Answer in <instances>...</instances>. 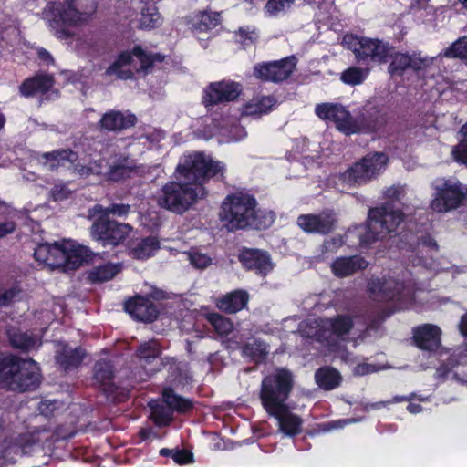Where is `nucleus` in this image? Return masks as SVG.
Listing matches in <instances>:
<instances>
[{
	"instance_id": "obj_1",
	"label": "nucleus",
	"mask_w": 467,
	"mask_h": 467,
	"mask_svg": "<svg viewBox=\"0 0 467 467\" xmlns=\"http://www.w3.org/2000/svg\"><path fill=\"white\" fill-rule=\"evenodd\" d=\"M219 217L223 225L232 232L266 230L276 218L274 211L259 208L255 196L245 191L227 194L222 202Z\"/></svg>"
},
{
	"instance_id": "obj_2",
	"label": "nucleus",
	"mask_w": 467,
	"mask_h": 467,
	"mask_svg": "<svg viewBox=\"0 0 467 467\" xmlns=\"http://www.w3.org/2000/svg\"><path fill=\"white\" fill-rule=\"evenodd\" d=\"M315 112L321 119L333 121L337 129L347 136L377 133L387 124L383 108L371 103L364 105L357 117L337 103L317 104Z\"/></svg>"
},
{
	"instance_id": "obj_3",
	"label": "nucleus",
	"mask_w": 467,
	"mask_h": 467,
	"mask_svg": "<svg viewBox=\"0 0 467 467\" xmlns=\"http://www.w3.org/2000/svg\"><path fill=\"white\" fill-rule=\"evenodd\" d=\"M96 10V0L50 1L44 14L53 35L57 39L67 40L73 36L70 29L88 21Z\"/></svg>"
},
{
	"instance_id": "obj_4",
	"label": "nucleus",
	"mask_w": 467,
	"mask_h": 467,
	"mask_svg": "<svg viewBox=\"0 0 467 467\" xmlns=\"http://www.w3.org/2000/svg\"><path fill=\"white\" fill-rule=\"evenodd\" d=\"M4 389L18 393L36 390L41 384L42 374L38 364L32 358L5 355Z\"/></svg>"
},
{
	"instance_id": "obj_5",
	"label": "nucleus",
	"mask_w": 467,
	"mask_h": 467,
	"mask_svg": "<svg viewBox=\"0 0 467 467\" xmlns=\"http://www.w3.org/2000/svg\"><path fill=\"white\" fill-rule=\"evenodd\" d=\"M295 387L293 372L286 368H276L261 381L259 399L266 413L289 405L287 403Z\"/></svg>"
},
{
	"instance_id": "obj_6",
	"label": "nucleus",
	"mask_w": 467,
	"mask_h": 467,
	"mask_svg": "<svg viewBox=\"0 0 467 467\" xmlns=\"http://www.w3.org/2000/svg\"><path fill=\"white\" fill-rule=\"evenodd\" d=\"M224 166L220 161H214L202 152H193L184 155L176 167V172L188 183H194L201 192V197L207 192L203 184L211 178L220 174L223 177Z\"/></svg>"
},
{
	"instance_id": "obj_7",
	"label": "nucleus",
	"mask_w": 467,
	"mask_h": 467,
	"mask_svg": "<svg viewBox=\"0 0 467 467\" xmlns=\"http://www.w3.org/2000/svg\"><path fill=\"white\" fill-rule=\"evenodd\" d=\"M402 223V213L393 211L389 205L370 208L365 225L366 231L359 235L360 248H369L371 244L395 232Z\"/></svg>"
},
{
	"instance_id": "obj_8",
	"label": "nucleus",
	"mask_w": 467,
	"mask_h": 467,
	"mask_svg": "<svg viewBox=\"0 0 467 467\" xmlns=\"http://www.w3.org/2000/svg\"><path fill=\"white\" fill-rule=\"evenodd\" d=\"M202 198L194 183L169 181L160 189L157 204L167 211L182 214Z\"/></svg>"
},
{
	"instance_id": "obj_9",
	"label": "nucleus",
	"mask_w": 467,
	"mask_h": 467,
	"mask_svg": "<svg viewBox=\"0 0 467 467\" xmlns=\"http://www.w3.org/2000/svg\"><path fill=\"white\" fill-rule=\"evenodd\" d=\"M389 156L384 152H369L353 163L342 174V179L349 185H361L376 178L387 166Z\"/></svg>"
},
{
	"instance_id": "obj_10",
	"label": "nucleus",
	"mask_w": 467,
	"mask_h": 467,
	"mask_svg": "<svg viewBox=\"0 0 467 467\" xmlns=\"http://www.w3.org/2000/svg\"><path fill=\"white\" fill-rule=\"evenodd\" d=\"M431 207L437 213H447L462 206L467 198V188L459 181L437 179Z\"/></svg>"
},
{
	"instance_id": "obj_11",
	"label": "nucleus",
	"mask_w": 467,
	"mask_h": 467,
	"mask_svg": "<svg viewBox=\"0 0 467 467\" xmlns=\"http://www.w3.org/2000/svg\"><path fill=\"white\" fill-rule=\"evenodd\" d=\"M131 230L132 227L128 223H121L105 215H99L90 227V234L102 246L116 247L127 239Z\"/></svg>"
},
{
	"instance_id": "obj_12",
	"label": "nucleus",
	"mask_w": 467,
	"mask_h": 467,
	"mask_svg": "<svg viewBox=\"0 0 467 467\" xmlns=\"http://www.w3.org/2000/svg\"><path fill=\"white\" fill-rule=\"evenodd\" d=\"M389 64L388 73L392 77L402 78L405 74L412 72L416 75L424 73L432 64V58L422 56L421 52L412 53L394 51L389 53Z\"/></svg>"
},
{
	"instance_id": "obj_13",
	"label": "nucleus",
	"mask_w": 467,
	"mask_h": 467,
	"mask_svg": "<svg viewBox=\"0 0 467 467\" xmlns=\"http://www.w3.org/2000/svg\"><path fill=\"white\" fill-rule=\"evenodd\" d=\"M243 91L239 82L223 79L209 83L202 90V104L207 110L215 106L235 101Z\"/></svg>"
},
{
	"instance_id": "obj_14",
	"label": "nucleus",
	"mask_w": 467,
	"mask_h": 467,
	"mask_svg": "<svg viewBox=\"0 0 467 467\" xmlns=\"http://www.w3.org/2000/svg\"><path fill=\"white\" fill-rule=\"evenodd\" d=\"M161 348L156 341L150 340L141 343L135 353L140 369L132 371L136 382L147 381L150 376L161 370L162 361L160 360ZM164 366V363H163Z\"/></svg>"
},
{
	"instance_id": "obj_15",
	"label": "nucleus",
	"mask_w": 467,
	"mask_h": 467,
	"mask_svg": "<svg viewBox=\"0 0 467 467\" xmlns=\"http://www.w3.org/2000/svg\"><path fill=\"white\" fill-rule=\"evenodd\" d=\"M296 57L292 55L279 60L263 62L254 67V75L263 80L281 83L288 79L296 70Z\"/></svg>"
},
{
	"instance_id": "obj_16",
	"label": "nucleus",
	"mask_w": 467,
	"mask_h": 467,
	"mask_svg": "<svg viewBox=\"0 0 467 467\" xmlns=\"http://www.w3.org/2000/svg\"><path fill=\"white\" fill-rule=\"evenodd\" d=\"M406 285L403 280L383 275L372 277L368 284L370 296L380 302H399L405 291Z\"/></svg>"
},
{
	"instance_id": "obj_17",
	"label": "nucleus",
	"mask_w": 467,
	"mask_h": 467,
	"mask_svg": "<svg viewBox=\"0 0 467 467\" xmlns=\"http://www.w3.org/2000/svg\"><path fill=\"white\" fill-rule=\"evenodd\" d=\"M337 219L332 210L317 214H300L296 219L298 227L306 234L327 235L337 228Z\"/></svg>"
},
{
	"instance_id": "obj_18",
	"label": "nucleus",
	"mask_w": 467,
	"mask_h": 467,
	"mask_svg": "<svg viewBox=\"0 0 467 467\" xmlns=\"http://www.w3.org/2000/svg\"><path fill=\"white\" fill-rule=\"evenodd\" d=\"M93 252L87 246L71 242L60 244L59 269L63 271L76 270L84 263H88L93 258Z\"/></svg>"
},
{
	"instance_id": "obj_19",
	"label": "nucleus",
	"mask_w": 467,
	"mask_h": 467,
	"mask_svg": "<svg viewBox=\"0 0 467 467\" xmlns=\"http://www.w3.org/2000/svg\"><path fill=\"white\" fill-rule=\"evenodd\" d=\"M238 260L245 270L253 271L264 277L274 268L268 252L256 248L244 247L240 250Z\"/></svg>"
},
{
	"instance_id": "obj_20",
	"label": "nucleus",
	"mask_w": 467,
	"mask_h": 467,
	"mask_svg": "<svg viewBox=\"0 0 467 467\" xmlns=\"http://www.w3.org/2000/svg\"><path fill=\"white\" fill-rule=\"evenodd\" d=\"M125 311L133 318L144 323L155 321L159 315V307L149 298L140 295L130 297L124 303Z\"/></svg>"
},
{
	"instance_id": "obj_21",
	"label": "nucleus",
	"mask_w": 467,
	"mask_h": 467,
	"mask_svg": "<svg viewBox=\"0 0 467 467\" xmlns=\"http://www.w3.org/2000/svg\"><path fill=\"white\" fill-rule=\"evenodd\" d=\"M389 51L390 46L388 42L362 37L359 40V47L355 49V55L358 61L382 64L387 62Z\"/></svg>"
},
{
	"instance_id": "obj_22",
	"label": "nucleus",
	"mask_w": 467,
	"mask_h": 467,
	"mask_svg": "<svg viewBox=\"0 0 467 467\" xmlns=\"http://www.w3.org/2000/svg\"><path fill=\"white\" fill-rule=\"evenodd\" d=\"M441 329L433 324H423L417 326L412 330L414 345L429 352H435L441 344Z\"/></svg>"
},
{
	"instance_id": "obj_23",
	"label": "nucleus",
	"mask_w": 467,
	"mask_h": 467,
	"mask_svg": "<svg viewBox=\"0 0 467 467\" xmlns=\"http://www.w3.org/2000/svg\"><path fill=\"white\" fill-rule=\"evenodd\" d=\"M267 415L277 420L279 431L288 437H295L302 432V418L292 412L289 405L269 411Z\"/></svg>"
},
{
	"instance_id": "obj_24",
	"label": "nucleus",
	"mask_w": 467,
	"mask_h": 467,
	"mask_svg": "<svg viewBox=\"0 0 467 467\" xmlns=\"http://www.w3.org/2000/svg\"><path fill=\"white\" fill-rule=\"evenodd\" d=\"M136 123L137 117L133 113L110 109L101 116L98 126L100 130L117 132L132 128Z\"/></svg>"
},
{
	"instance_id": "obj_25",
	"label": "nucleus",
	"mask_w": 467,
	"mask_h": 467,
	"mask_svg": "<svg viewBox=\"0 0 467 467\" xmlns=\"http://www.w3.org/2000/svg\"><path fill=\"white\" fill-rule=\"evenodd\" d=\"M114 366L110 360L99 359L96 361L93 367V379L95 384L110 398L116 393L117 386L114 380Z\"/></svg>"
},
{
	"instance_id": "obj_26",
	"label": "nucleus",
	"mask_w": 467,
	"mask_h": 467,
	"mask_svg": "<svg viewBox=\"0 0 467 467\" xmlns=\"http://www.w3.org/2000/svg\"><path fill=\"white\" fill-rule=\"evenodd\" d=\"M55 79L47 73H36L26 78L18 87L20 96L32 98L37 94H47L54 86Z\"/></svg>"
},
{
	"instance_id": "obj_27",
	"label": "nucleus",
	"mask_w": 467,
	"mask_h": 467,
	"mask_svg": "<svg viewBox=\"0 0 467 467\" xmlns=\"http://www.w3.org/2000/svg\"><path fill=\"white\" fill-rule=\"evenodd\" d=\"M220 23V13L208 10L197 11L186 17V25L192 33H207Z\"/></svg>"
},
{
	"instance_id": "obj_28",
	"label": "nucleus",
	"mask_w": 467,
	"mask_h": 467,
	"mask_svg": "<svg viewBox=\"0 0 467 467\" xmlns=\"http://www.w3.org/2000/svg\"><path fill=\"white\" fill-rule=\"evenodd\" d=\"M127 247L128 255L130 258L145 261L156 254L161 248V243L157 236L150 235L130 241Z\"/></svg>"
},
{
	"instance_id": "obj_29",
	"label": "nucleus",
	"mask_w": 467,
	"mask_h": 467,
	"mask_svg": "<svg viewBox=\"0 0 467 467\" xmlns=\"http://www.w3.org/2000/svg\"><path fill=\"white\" fill-rule=\"evenodd\" d=\"M368 262L361 255L337 257L331 264L332 273L337 277H347L368 267Z\"/></svg>"
},
{
	"instance_id": "obj_30",
	"label": "nucleus",
	"mask_w": 467,
	"mask_h": 467,
	"mask_svg": "<svg viewBox=\"0 0 467 467\" xmlns=\"http://www.w3.org/2000/svg\"><path fill=\"white\" fill-rule=\"evenodd\" d=\"M161 399L172 413L186 414L194 409V401L192 399L177 394L171 386L162 389Z\"/></svg>"
},
{
	"instance_id": "obj_31",
	"label": "nucleus",
	"mask_w": 467,
	"mask_h": 467,
	"mask_svg": "<svg viewBox=\"0 0 467 467\" xmlns=\"http://www.w3.org/2000/svg\"><path fill=\"white\" fill-rule=\"evenodd\" d=\"M249 294L245 290L237 289L227 293L217 301V307L226 314H235L248 305Z\"/></svg>"
},
{
	"instance_id": "obj_32",
	"label": "nucleus",
	"mask_w": 467,
	"mask_h": 467,
	"mask_svg": "<svg viewBox=\"0 0 467 467\" xmlns=\"http://www.w3.org/2000/svg\"><path fill=\"white\" fill-rule=\"evenodd\" d=\"M86 357V351L81 347L71 348L67 346L62 348L56 355V363L64 371L67 372L78 368Z\"/></svg>"
},
{
	"instance_id": "obj_33",
	"label": "nucleus",
	"mask_w": 467,
	"mask_h": 467,
	"mask_svg": "<svg viewBox=\"0 0 467 467\" xmlns=\"http://www.w3.org/2000/svg\"><path fill=\"white\" fill-rule=\"evenodd\" d=\"M42 158L49 166V170L57 171L60 167H65L67 163L72 166L78 161V153L72 149H57L42 154Z\"/></svg>"
},
{
	"instance_id": "obj_34",
	"label": "nucleus",
	"mask_w": 467,
	"mask_h": 467,
	"mask_svg": "<svg viewBox=\"0 0 467 467\" xmlns=\"http://www.w3.org/2000/svg\"><path fill=\"white\" fill-rule=\"evenodd\" d=\"M59 254L60 244H39L34 251V258L36 261L53 269H59L61 266V264H59Z\"/></svg>"
},
{
	"instance_id": "obj_35",
	"label": "nucleus",
	"mask_w": 467,
	"mask_h": 467,
	"mask_svg": "<svg viewBox=\"0 0 467 467\" xmlns=\"http://www.w3.org/2000/svg\"><path fill=\"white\" fill-rule=\"evenodd\" d=\"M315 380L322 389L332 390L339 387L342 382V377L335 368L324 366L316 370Z\"/></svg>"
},
{
	"instance_id": "obj_36",
	"label": "nucleus",
	"mask_w": 467,
	"mask_h": 467,
	"mask_svg": "<svg viewBox=\"0 0 467 467\" xmlns=\"http://www.w3.org/2000/svg\"><path fill=\"white\" fill-rule=\"evenodd\" d=\"M121 268L120 264H103L89 270L87 278L91 284L104 283L114 278Z\"/></svg>"
},
{
	"instance_id": "obj_37",
	"label": "nucleus",
	"mask_w": 467,
	"mask_h": 467,
	"mask_svg": "<svg viewBox=\"0 0 467 467\" xmlns=\"http://www.w3.org/2000/svg\"><path fill=\"white\" fill-rule=\"evenodd\" d=\"M240 350L244 358L254 363L265 361L268 355L267 346L259 338H254L252 342L244 343L240 347Z\"/></svg>"
},
{
	"instance_id": "obj_38",
	"label": "nucleus",
	"mask_w": 467,
	"mask_h": 467,
	"mask_svg": "<svg viewBox=\"0 0 467 467\" xmlns=\"http://www.w3.org/2000/svg\"><path fill=\"white\" fill-rule=\"evenodd\" d=\"M275 104L276 99L274 96H256L244 105V112L246 115L266 114Z\"/></svg>"
},
{
	"instance_id": "obj_39",
	"label": "nucleus",
	"mask_w": 467,
	"mask_h": 467,
	"mask_svg": "<svg viewBox=\"0 0 467 467\" xmlns=\"http://www.w3.org/2000/svg\"><path fill=\"white\" fill-rule=\"evenodd\" d=\"M206 319L221 337L228 336L234 329V324L231 319L219 313H209L206 315Z\"/></svg>"
},
{
	"instance_id": "obj_40",
	"label": "nucleus",
	"mask_w": 467,
	"mask_h": 467,
	"mask_svg": "<svg viewBox=\"0 0 467 467\" xmlns=\"http://www.w3.org/2000/svg\"><path fill=\"white\" fill-rule=\"evenodd\" d=\"M162 18L158 11V8L154 5H148L141 9L140 18V29H153L161 25Z\"/></svg>"
},
{
	"instance_id": "obj_41",
	"label": "nucleus",
	"mask_w": 467,
	"mask_h": 467,
	"mask_svg": "<svg viewBox=\"0 0 467 467\" xmlns=\"http://www.w3.org/2000/svg\"><path fill=\"white\" fill-rule=\"evenodd\" d=\"M150 406L151 409L150 419L156 426L166 427L171 423L173 413L164 403L150 404Z\"/></svg>"
},
{
	"instance_id": "obj_42",
	"label": "nucleus",
	"mask_w": 467,
	"mask_h": 467,
	"mask_svg": "<svg viewBox=\"0 0 467 467\" xmlns=\"http://www.w3.org/2000/svg\"><path fill=\"white\" fill-rule=\"evenodd\" d=\"M354 327V321L348 315H337L330 319V329L337 337L348 335Z\"/></svg>"
},
{
	"instance_id": "obj_43",
	"label": "nucleus",
	"mask_w": 467,
	"mask_h": 467,
	"mask_svg": "<svg viewBox=\"0 0 467 467\" xmlns=\"http://www.w3.org/2000/svg\"><path fill=\"white\" fill-rule=\"evenodd\" d=\"M368 71L358 67H350L340 75V80L350 86L362 84L367 78Z\"/></svg>"
},
{
	"instance_id": "obj_44",
	"label": "nucleus",
	"mask_w": 467,
	"mask_h": 467,
	"mask_svg": "<svg viewBox=\"0 0 467 467\" xmlns=\"http://www.w3.org/2000/svg\"><path fill=\"white\" fill-rule=\"evenodd\" d=\"M160 455L163 457H171L175 463L183 465L194 462L193 453L185 449H168L162 448L160 450Z\"/></svg>"
},
{
	"instance_id": "obj_45",
	"label": "nucleus",
	"mask_w": 467,
	"mask_h": 467,
	"mask_svg": "<svg viewBox=\"0 0 467 467\" xmlns=\"http://www.w3.org/2000/svg\"><path fill=\"white\" fill-rule=\"evenodd\" d=\"M441 55L448 58L467 60V36H462L447 47Z\"/></svg>"
},
{
	"instance_id": "obj_46",
	"label": "nucleus",
	"mask_w": 467,
	"mask_h": 467,
	"mask_svg": "<svg viewBox=\"0 0 467 467\" xmlns=\"http://www.w3.org/2000/svg\"><path fill=\"white\" fill-rule=\"evenodd\" d=\"M462 140L453 147L451 154L456 162L467 167V122L460 129Z\"/></svg>"
},
{
	"instance_id": "obj_47",
	"label": "nucleus",
	"mask_w": 467,
	"mask_h": 467,
	"mask_svg": "<svg viewBox=\"0 0 467 467\" xmlns=\"http://www.w3.org/2000/svg\"><path fill=\"white\" fill-rule=\"evenodd\" d=\"M386 202L381 206L389 205L393 211H398L402 213L403 221L405 220V213L401 208V196L404 195V192H401V190L397 187L389 188L385 193Z\"/></svg>"
},
{
	"instance_id": "obj_48",
	"label": "nucleus",
	"mask_w": 467,
	"mask_h": 467,
	"mask_svg": "<svg viewBox=\"0 0 467 467\" xmlns=\"http://www.w3.org/2000/svg\"><path fill=\"white\" fill-rule=\"evenodd\" d=\"M235 42L241 45L244 48L250 47L256 43L258 35L254 29L247 27H240L234 32Z\"/></svg>"
},
{
	"instance_id": "obj_49",
	"label": "nucleus",
	"mask_w": 467,
	"mask_h": 467,
	"mask_svg": "<svg viewBox=\"0 0 467 467\" xmlns=\"http://www.w3.org/2000/svg\"><path fill=\"white\" fill-rule=\"evenodd\" d=\"M10 343L13 348L26 352L35 347L36 340L27 333H15L10 337Z\"/></svg>"
},
{
	"instance_id": "obj_50",
	"label": "nucleus",
	"mask_w": 467,
	"mask_h": 467,
	"mask_svg": "<svg viewBox=\"0 0 467 467\" xmlns=\"http://www.w3.org/2000/svg\"><path fill=\"white\" fill-rule=\"evenodd\" d=\"M189 260L191 265L197 269H205L212 264V258L203 253L198 251H191L189 253Z\"/></svg>"
},
{
	"instance_id": "obj_51",
	"label": "nucleus",
	"mask_w": 467,
	"mask_h": 467,
	"mask_svg": "<svg viewBox=\"0 0 467 467\" xmlns=\"http://www.w3.org/2000/svg\"><path fill=\"white\" fill-rule=\"evenodd\" d=\"M132 54L139 59L141 70L148 72L152 68V59L150 53L146 52L140 46L136 45L132 48Z\"/></svg>"
},
{
	"instance_id": "obj_52",
	"label": "nucleus",
	"mask_w": 467,
	"mask_h": 467,
	"mask_svg": "<svg viewBox=\"0 0 467 467\" xmlns=\"http://www.w3.org/2000/svg\"><path fill=\"white\" fill-rule=\"evenodd\" d=\"M295 0H267L265 9L271 16H276L278 13L289 8Z\"/></svg>"
},
{
	"instance_id": "obj_53",
	"label": "nucleus",
	"mask_w": 467,
	"mask_h": 467,
	"mask_svg": "<svg viewBox=\"0 0 467 467\" xmlns=\"http://www.w3.org/2000/svg\"><path fill=\"white\" fill-rule=\"evenodd\" d=\"M130 172L131 171L129 167L123 164H117L110 166L108 171V177L111 181L119 182L130 177Z\"/></svg>"
},
{
	"instance_id": "obj_54",
	"label": "nucleus",
	"mask_w": 467,
	"mask_h": 467,
	"mask_svg": "<svg viewBox=\"0 0 467 467\" xmlns=\"http://www.w3.org/2000/svg\"><path fill=\"white\" fill-rule=\"evenodd\" d=\"M130 211V205L124 203H112L108 206L103 214L109 217V214L117 215L119 217L127 215Z\"/></svg>"
},
{
	"instance_id": "obj_55",
	"label": "nucleus",
	"mask_w": 467,
	"mask_h": 467,
	"mask_svg": "<svg viewBox=\"0 0 467 467\" xmlns=\"http://www.w3.org/2000/svg\"><path fill=\"white\" fill-rule=\"evenodd\" d=\"M106 75L108 76H113L116 75L120 79H129L132 77V72L128 70L121 69L120 65L117 63L115 60L107 69H106Z\"/></svg>"
},
{
	"instance_id": "obj_56",
	"label": "nucleus",
	"mask_w": 467,
	"mask_h": 467,
	"mask_svg": "<svg viewBox=\"0 0 467 467\" xmlns=\"http://www.w3.org/2000/svg\"><path fill=\"white\" fill-rule=\"evenodd\" d=\"M376 371L375 365L369 363H358L353 368V375L354 376H365Z\"/></svg>"
},
{
	"instance_id": "obj_57",
	"label": "nucleus",
	"mask_w": 467,
	"mask_h": 467,
	"mask_svg": "<svg viewBox=\"0 0 467 467\" xmlns=\"http://www.w3.org/2000/svg\"><path fill=\"white\" fill-rule=\"evenodd\" d=\"M19 290L16 287H12L5 290L0 294V306H9L16 296L18 294Z\"/></svg>"
},
{
	"instance_id": "obj_58",
	"label": "nucleus",
	"mask_w": 467,
	"mask_h": 467,
	"mask_svg": "<svg viewBox=\"0 0 467 467\" xmlns=\"http://www.w3.org/2000/svg\"><path fill=\"white\" fill-rule=\"evenodd\" d=\"M36 57L40 62L44 63L47 66L52 65L55 62L50 52L44 47H38L36 49Z\"/></svg>"
},
{
	"instance_id": "obj_59",
	"label": "nucleus",
	"mask_w": 467,
	"mask_h": 467,
	"mask_svg": "<svg viewBox=\"0 0 467 467\" xmlns=\"http://www.w3.org/2000/svg\"><path fill=\"white\" fill-rule=\"evenodd\" d=\"M69 191L65 186H55L52 196L55 201H63L69 197Z\"/></svg>"
},
{
	"instance_id": "obj_60",
	"label": "nucleus",
	"mask_w": 467,
	"mask_h": 467,
	"mask_svg": "<svg viewBox=\"0 0 467 467\" xmlns=\"http://www.w3.org/2000/svg\"><path fill=\"white\" fill-rule=\"evenodd\" d=\"M16 223L12 221L0 223V239L10 234H13L16 230Z\"/></svg>"
},
{
	"instance_id": "obj_61",
	"label": "nucleus",
	"mask_w": 467,
	"mask_h": 467,
	"mask_svg": "<svg viewBox=\"0 0 467 467\" xmlns=\"http://www.w3.org/2000/svg\"><path fill=\"white\" fill-rule=\"evenodd\" d=\"M345 241L343 240V237L342 236H337V237H333L329 240H326L324 242V246L327 249V250H332V249H337L339 247H341L343 244H344Z\"/></svg>"
},
{
	"instance_id": "obj_62",
	"label": "nucleus",
	"mask_w": 467,
	"mask_h": 467,
	"mask_svg": "<svg viewBox=\"0 0 467 467\" xmlns=\"http://www.w3.org/2000/svg\"><path fill=\"white\" fill-rule=\"evenodd\" d=\"M132 50L130 52L129 51H123L116 58V61L120 67L130 65L132 62Z\"/></svg>"
},
{
	"instance_id": "obj_63",
	"label": "nucleus",
	"mask_w": 467,
	"mask_h": 467,
	"mask_svg": "<svg viewBox=\"0 0 467 467\" xmlns=\"http://www.w3.org/2000/svg\"><path fill=\"white\" fill-rule=\"evenodd\" d=\"M420 244L423 246L429 247L432 250L438 251L439 245L436 240L431 234H425L420 238Z\"/></svg>"
},
{
	"instance_id": "obj_64",
	"label": "nucleus",
	"mask_w": 467,
	"mask_h": 467,
	"mask_svg": "<svg viewBox=\"0 0 467 467\" xmlns=\"http://www.w3.org/2000/svg\"><path fill=\"white\" fill-rule=\"evenodd\" d=\"M459 329H460L461 334L464 337H467V312L464 315H462L461 317V321L459 324Z\"/></svg>"
}]
</instances>
